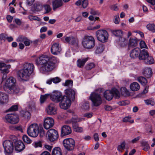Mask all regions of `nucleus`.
Segmentation results:
<instances>
[{"mask_svg": "<svg viewBox=\"0 0 155 155\" xmlns=\"http://www.w3.org/2000/svg\"><path fill=\"white\" fill-rule=\"evenodd\" d=\"M37 65H41L39 68L41 72L46 74L52 71L55 67L56 64L59 62V60L54 56L48 57L42 55L38 58L35 61Z\"/></svg>", "mask_w": 155, "mask_h": 155, "instance_id": "obj_1", "label": "nucleus"}, {"mask_svg": "<svg viewBox=\"0 0 155 155\" xmlns=\"http://www.w3.org/2000/svg\"><path fill=\"white\" fill-rule=\"evenodd\" d=\"M34 69V65L33 64L25 63L23 65V68L18 71V76L22 80L27 81L29 80Z\"/></svg>", "mask_w": 155, "mask_h": 155, "instance_id": "obj_2", "label": "nucleus"}, {"mask_svg": "<svg viewBox=\"0 0 155 155\" xmlns=\"http://www.w3.org/2000/svg\"><path fill=\"white\" fill-rule=\"evenodd\" d=\"M82 43L84 48L90 49L95 46V40L92 36L86 35L83 38Z\"/></svg>", "mask_w": 155, "mask_h": 155, "instance_id": "obj_3", "label": "nucleus"}, {"mask_svg": "<svg viewBox=\"0 0 155 155\" xmlns=\"http://www.w3.org/2000/svg\"><path fill=\"white\" fill-rule=\"evenodd\" d=\"M90 99L92 102V104L95 107L100 105L102 103V99L100 94L97 91L92 92L90 94Z\"/></svg>", "mask_w": 155, "mask_h": 155, "instance_id": "obj_4", "label": "nucleus"}, {"mask_svg": "<svg viewBox=\"0 0 155 155\" xmlns=\"http://www.w3.org/2000/svg\"><path fill=\"white\" fill-rule=\"evenodd\" d=\"M104 95L106 100L110 101L112 99L114 96L115 99L119 98L120 94L119 91L117 89L113 88L111 91L107 90L105 91Z\"/></svg>", "mask_w": 155, "mask_h": 155, "instance_id": "obj_5", "label": "nucleus"}, {"mask_svg": "<svg viewBox=\"0 0 155 155\" xmlns=\"http://www.w3.org/2000/svg\"><path fill=\"white\" fill-rule=\"evenodd\" d=\"M81 119L78 118L77 116H74L70 120H67V123L68 124L72 123V126L74 131L76 132H81L83 131V128L82 127H79L77 123L78 122L82 120Z\"/></svg>", "mask_w": 155, "mask_h": 155, "instance_id": "obj_6", "label": "nucleus"}, {"mask_svg": "<svg viewBox=\"0 0 155 155\" xmlns=\"http://www.w3.org/2000/svg\"><path fill=\"white\" fill-rule=\"evenodd\" d=\"M27 133L28 135L31 137H35L38 135L39 127L36 124H31L27 128Z\"/></svg>", "mask_w": 155, "mask_h": 155, "instance_id": "obj_7", "label": "nucleus"}, {"mask_svg": "<svg viewBox=\"0 0 155 155\" xmlns=\"http://www.w3.org/2000/svg\"><path fill=\"white\" fill-rule=\"evenodd\" d=\"M96 36L98 41L102 43H105L107 41L109 35L106 30L101 29L96 31Z\"/></svg>", "mask_w": 155, "mask_h": 155, "instance_id": "obj_8", "label": "nucleus"}, {"mask_svg": "<svg viewBox=\"0 0 155 155\" xmlns=\"http://www.w3.org/2000/svg\"><path fill=\"white\" fill-rule=\"evenodd\" d=\"M64 147L68 151H71L74 149L75 146V141L71 138H66L64 139L63 142Z\"/></svg>", "mask_w": 155, "mask_h": 155, "instance_id": "obj_9", "label": "nucleus"}, {"mask_svg": "<svg viewBox=\"0 0 155 155\" xmlns=\"http://www.w3.org/2000/svg\"><path fill=\"white\" fill-rule=\"evenodd\" d=\"M5 121L12 124H16L19 121L18 116L15 114H7L5 116Z\"/></svg>", "mask_w": 155, "mask_h": 155, "instance_id": "obj_10", "label": "nucleus"}, {"mask_svg": "<svg viewBox=\"0 0 155 155\" xmlns=\"http://www.w3.org/2000/svg\"><path fill=\"white\" fill-rule=\"evenodd\" d=\"M5 152L8 153H12L14 150L13 142L12 140H6L3 143Z\"/></svg>", "mask_w": 155, "mask_h": 155, "instance_id": "obj_11", "label": "nucleus"}, {"mask_svg": "<svg viewBox=\"0 0 155 155\" xmlns=\"http://www.w3.org/2000/svg\"><path fill=\"white\" fill-rule=\"evenodd\" d=\"M71 104V100L66 96H63L62 99L59 103V106L61 108L67 109L70 106Z\"/></svg>", "mask_w": 155, "mask_h": 155, "instance_id": "obj_12", "label": "nucleus"}, {"mask_svg": "<svg viewBox=\"0 0 155 155\" xmlns=\"http://www.w3.org/2000/svg\"><path fill=\"white\" fill-rule=\"evenodd\" d=\"M49 140L51 142L56 140L58 137V132L54 129H50L47 132Z\"/></svg>", "mask_w": 155, "mask_h": 155, "instance_id": "obj_13", "label": "nucleus"}, {"mask_svg": "<svg viewBox=\"0 0 155 155\" xmlns=\"http://www.w3.org/2000/svg\"><path fill=\"white\" fill-rule=\"evenodd\" d=\"M63 97L61 93L58 91L54 92L50 95L51 100L56 103L60 102Z\"/></svg>", "mask_w": 155, "mask_h": 155, "instance_id": "obj_14", "label": "nucleus"}, {"mask_svg": "<svg viewBox=\"0 0 155 155\" xmlns=\"http://www.w3.org/2000/svg\"><path fill=\"white\" fill-rule=\"evenodd\" d=\"M14 139L12 140L15 143V148L16 150L20 152L24 150L25 148V145L24 143L21 141L16 140V137L14 136H12Z\"/></svg>", "mask_w": 155, "mask_h": 155, "instance_id": "obj_15", "label": "nucleus"}, {"mask_svg": "<svg viewBox=\"0 0 155 155\" xmlns=\"http://www.w3.org/2000/svg\"><path fill=\"white\" fill-rule=\"evenodd\" d=\"M46 111L49 115H54L57 113L56 106L53 103L49 104L46 108Z\"/></svg>", "mask_w": 155, "mask_h": 155, "instance_id": "obj_16", "label": "nucleus"}, {"mask_svg": "<svg viewBox=\"0 0 155 155\" xmlns=\"http://www.w3.org/2000/svg\"><path fill=\"white\" fill-rule=\"evenodd\" d=\"M54 124L53 119L51 117H48L46 118L44 121V127L46 129H48L52 127Z\"/></svg>", "mask_w": 155, "mask_h": 155, "instance_id": "obj_17", "label": "nucleus"}, {"mask_svg": "<svg viewBox=\"0 0 155 155\" xmlns=\"http://www.w3.org/2000/svg\"><path fill=\"white\" fill-rule=\"evenodd\" d=\"M61 50V48L58 43H54L51 46V52L54 55H58L60 53Z\"/></svg>", "mask_w": 155, "mask_h": 155, "instance_id": "obj_18", "label": "nucleus"}, {"mask_svg": "<svg viewBox=\"0 0 155 155\" xmlns=\"http://www.w3.org/2000/svg\"><path fill=\"white\" fill-rule=\"evenodd\" d=\"M16 41L18 42H23L26 46H29L31 43H32V41H30L27 37L22 35L19 36L17 39Z\"/></svg>", "mask_w": 155, "mask_h": 155, "instance_id": "obj_19", "label": "nucleus"}, {"mask_svg": "<svg viewBox=\"0 0 155 155\" xmlns=\"http://www.w3.org/2000/svg\"><path fill=\"white\" fill-rule=\"evenodd\" d=\"M65 92L66 96L68 98L72 101H74L75 99V92L74 90L69 88L66 89L65 90Z\"/></svg>", "mask_w": 155, "mask_h": 155, "instance_id": "obj_20", "label": "nucleus"}, {"mask_svg": "<svg viewBox=\"0 0 155 155\" xmlns=\"http://www.w3.org/2000/svg\"><path fill=\"white\" fill-rule=\"evenodd\" d=\"M71 128L69 126L64 125L61 127V135L62 136L67 135L71 134Z\"/></svg>", "mask_w": 155, "mask_h": 155, "instance_id": "obj_21", "label": "nucleus"}, {"mask_svg": "<svg viewBox=\"0 0 155 155\" xmlns=\"http://www.w3.org/2000/svg\"><path fill=\"white\" fill-rule=\"evenodd\" d=\"M8 96L6 94L0 91V104H3L8 101Z\"/></svg>", "mask_w": 155, "mask_h": 155, "instance_id": "obj_22", "label": "nucleus"}, {"mask_svg": "<svg viewBox=\"0 0 155 155\" xmlns=\"http://www.w3.org/2000/svg\"><path fill=\"white\" fill-rule=\"evenodd\" d=\"M53 9L55 10L57 8L62 6L64 4L62 0H54L52 2Z\"/></svg>", "mask_w": 155, "mask_h": 155, "instance_id": "obj_23", "label": "nucleus"}, {"mask_svg": "<svg viewBox=\"0 0 155 155\" xmlns=\"http://www.w3.org/2000/svg\"><path fill=\"white\" fill-rule=\"evenodd\" d=\"M140 49L138 48H136L130 51V57L133 58H135L139 56Z\"/></svg>", "mask_w": 155, "mask_h": 155, "instance_id": "obj_24", "label": "nucleus"}, {"mask_svg": "<svg viewBox=\"0 0 155 155\" xmlns=\"http://www.w3.org/2000/svg\"><path fill=\"white\" fill-rule=\"evenodd\" d=\"M16 82L15 79L13 77H10L6 81V85L9 88L15 85Z\"/></svg>", "mask_w": 155, "mask_h": 155, "instance_id": "obj_25", "label": "nucleus"}, {"mask_svg": "<svg viewBox=\"0 0 155 155\" xmlns=\"http://www.w3.org/2000/svg\"><path fill=\"white\" fill-rule=\"evenodd\" d=\"M149 55L148 52L145 49L140 50L139 56H138L139 59L140 60L144 61Z\"/></svg>", "mask_w": 155, "mask_h": 155, "instance_id": "obj_26", "label": "nucleus"}, {"mask_svg": "<svg viewBox=\"0 0 155 155\" xmlns=\"http://www.w3.org/2000/svg\"><path fill=\"white\" fill-rule=\"evenodd\" d=\"M143 74L147 78H150L152 75V71L151 68H147L144 69L143 72Z\"/></svg>", "mask_w": 155, "mask_h": 155, "instance_id": "obj_27", "label": "nucleus"}, {"mask_svg": "<svg viewBox=\"0 0 155 155\" xmlns=\"http://www.w3.org/2000/svg\"><path fill=\"white\" fill-rule=\"evenodd\" d=\"M8 92L9 94H17L19 93L20 89L18 87L15 85L9 88H8Z\"/></svg>", "mask_w": 155, "mask_h": 155, "instance_id": "obj_28", "label": "nucleus"}, {"mask_svg": "<svg viewBox=\"0 0 155 155\" xmlns=\"http://www.w3.org/2000/svg\"><path fill=\"white\" fill-rule=\"evenodd\" d=\"M138 44V40L136 38H130L128 44L130 47H134L137 46Z\"/></svg>", "mask_w": 155, "mask_h": 155, "instance_id": "obj_29", "label": "nucleus"}, {"mask_svg": "<svg viewBox=\"0 0 155 155\" xmlns=\"http://www.w3.org/2000/svg\"><path fill=\"white\" fill-rule=\"evenodd\" d=\"M65 40L66 42L71 45L75 44L77 41V39L72 36L66 37L65 38Z\"/></svg>", "mask_w": 155, "mask_h": 155, "instance_id": "obj_30", "label": "nucleus"}, {"mask_svg": "<svg viewBox=\"0 0 155 155\" xmlns=\"http://www.w3.org/2000/svg\"><path fill=\"white\" fill-rule=\"evenodd\" d=\"M88 60L87 58H84L79 59L77 61V65L78 67L81 68L84 66L85 63Z\"/></svg>", "mask_w": 155, "mask_h": 155, "instance_id": "obj_31", "label": "nucleus"}, {"mask_svg": "<svg viewBox=\"0 0 155 155\" xmlns=\"http://www.w3.org/2000/svg\"><path fill=\"white\" fill-rule=\"evenodd\" d=\"M131 90L133 91H136L140 88L139 84L137 82H134L131 83L130 86Z\"/></svg>", "mask_w": 155, "mask_h": 155, "instance_id": "obj_32", "label": "nucleus"}, {"mask_svg": "<svg viewBox=\"0 0 155 155\" xmlns=\"http://www.w3.org/2000/svg\"><path fill=\"white\" fill-rule=\"evenodd\" d=\"M104 49V47L103 44H99L96 47L95 52L97 54L101 53L103 52Z\"/></svg>", "mask_w": 155, "mask_h": 155, "instance_id": "obj_33", "label": "nucleus"}, {"mask_svg": "<svg viewBox=\"0 0 155 155\" xmlns=\"http://www.w3.org/2000/svg\"><path fill=\"white\" fill-rule=\"evenodd\" d=\"M111 32L113 35L119 37L122 36L123 34V31L120 30H112Z\"/></svg>", "mask_w": 155, "mask_h": 155, "instance_id": "obj_34", "label": "nucleus"}, {"mask_svg": "<svg viewBox=\"0 0 155 155\" xmlns=\"http://www.w3.org/2000/svg\"><path fill=\"white\" fill-rule=\"evenodd\" d=\"M144 62L145 63L151 64H153L154 62V59L153 57L149 55L147 57V58L144 60Z\"/></svg>", "mask_w": 155, "mask_h": 155, "instance_id": "obj_35", "label": "nucleus"}, {"mask_svg": "<svg viewBox=\"0 0 155 155\" xmlns=\"http://www.w3.org/2000/svg\"><path fill=\"white\" fill-rule=\"evenodd\" d=\"M52 155H62L61 149L58 147L54 148L52 150Z\"/></svg>", "mask_w": 155, "mask_h": 155, "instance_id": "obj_36", "label": "nucleus"}, {"mask_svg": "<svg viewBox=\"0 0 155 155\" xmlns=\"http://www.w3.org/2000/svg\"><path fill=\"white\" fill-rule=\"evenodd\" d=\"M20 114L21 116L25 118H29L31 117L30 113L28 111L22 110L21 111Z\"/></svg>", "mask_w": 155, "mask_h": 155, "instance_id": "obj_37", "label": "nucleus"}, {"mask_svg": "<svg viewBox=\"0 0 155 155\" xmlns=\"http://www.w3.org/2000/svg\"><path fill=\"white\" fill-rule=\"evenodd\" d=\"M143 149L145 151H148L150 147L148 143L146 141H142L141 143Z\"/></svg>", "mask_w": 155, "mask_h": 155, "instance_id": "obj_38", "label": "nucleus"}, {"mask_svg": "<svg viewBox=\"0 0 155 155\" xmlns=\"http://www.w3.org/2000/svg\"><path fill=\"white\" fill-rule=\"evenodd\" d=\"M137 80L143 85H145L147 83V79L144 77L142 76L138 77Z\"/></svg>", "mask_w": 155, "mask_h": 155, "instance_id": "obj_39", "label": "nucleus"}, {"mask_svg": "<svg viewBox=\"0 0 155 155\" xmlns=\"http://www.w3.org/2000/svg\"><path fill=\"white\" fill-rule=\"evenodd\" d=\"M125 38L121 36L119 37L118 41H117V42L120 46H122L125 45Z\"/></svg>", "mask_w": 155, "mask_h": 155, "instance_id": "obj_40", "label": "nucleus"}, {"mask_svg": "<svg viewBox=\"0 0 155 155\" xmlns=\"http://www.w3.org/2000/svg\"><path fill=\"white\" fill-rule=\"evenodd\" d=\"M147 29L153 32H155V25L153 24H149L147 25Z\"/></svg>", "mask_w": 155, "mask_h": 155, "instance_id": "obj_41", "label": "nucleus"}, {"mask_svg": "<svg viewBox=\"0 0 155 155\" xmlns=\"http://www.w3.org/2000/svg\"><path fill=\"white\" fill-rule=\"evenodd\" d=\"M73 81L71 80H67L63 84L66 86H67L70 88L73 86Z\"/></svg>", "mask_w": 155, "mask_h": 155, "instance_id": "obj_42", "label": "nucleus"}, {"mask_svg": "<svg viewBox=\"0 0 155 155\" xmlns=\"http://www.w3.org/2000/svg\"><path fill=\"white\" fill-rule=\"evenodd\" d=\"M126 143L125 141L121 143L120 145L117 147V150L118 151L121 152H122V150H124L125 148Z\"/></svg>", "mask_w": 155, "mask_h": 155, "instance_id": "obj_43", "label": "nucleus"}, {"mask_svg": "<svg viewBox=\"0 0 155 155\" xmlns=\"http://www.w3.org/2000/svg\"><path fill=\"white\" fill-rule=\"evenodd\" d=\"M34 6L35 10L36 11H41L42 8V5L39 3L35 4Z\"/></svg>", "mask_w": 155, "mask_h": 155, "instance_id": "obj_44", "label": "nucleus"}, {"mask_svg": "<svg viewBox=\"0 0 155 155\" xmlns=\"http://www.w3.org/2000/svg\"><path fill=\"white\" fill-rule=\"evenodd\" d=\"M50 95L49 94H47L44 95H41L40 98V101L41 104L44 103L46 101L48 97Z\"/></svg>", "mask_w": 155, "mask_h": 155, "instance_id": "obj_45", "label": "nucleus"}, {"mask_svg": "<svg viewBox=\"0 0 155 155\" xmlns=\"http://www.w3.org/2000/svg\"><path fill=\"white\" fill-rule=\"evenodd\" d=\"M22 139L24 141L28 144L30 143L31 142V140L26 135H24Z\"/></svg>", "mask_w": 155, "mask_h": 155, "instance_id": "obj_46", "label": "nucleus"}, {"mask_svg": "<svg viewBox=\"0 0 155 155\" xmlns=\"http://www.w3.org/2000/svg\"><path fill=\"white\" fill-rule=\"evenodd\" d=\"M120 91L121 94L123 95H127L129 94V91L125 87H121L120 89Z\"/></svg>", "mask_w": 155, "mask_h": 155, "instance_id": "obj_47", "label": "nucleus"}, {"mask_svg": "<svg viewBox=\"0 0 155 155\" xmlns=\"http://www.w3.org/2000/svg\"><path fill=\"white\" fill-rule=\"evenodd\" d=\"M81 108L84 110H88L89 108V104L87 102H85L81 106Z\"/></svg>", "mask_w": 155, "mask_h": 155, "instance_id": "obj_48", "label": "nucleus"}, {"mask_svg": "<svg viewBox=\"0 0 155 155\" xmlns=\"http://www.w3.org/2000/svg\"><path fill=\"white\" fill-rule=\"evenodd\" d=\"M131 117H125L123 119V121L124 122H129L131 123H133L134 122L133 120H130Z\"/></svg>", "mask_w": 155, "mask_h": 155, "instance_id": "obj_49", "label": "nucleus"}, {"mask_svg": "<svg viewBox=\"0 0 155 155\" xmlns=\"http://www.w3.org/2000/svg\"><path fill=\"white\" fill-rule=\"evenodd\" d=\"M28 18L31 21L36 20L38 21H41V19L36 16L30 15L28 16Z\"/></svg>", "mask_w": 155, "mask_h": 155, "instance_id": "obj_50", "label": "nucleus"}, {"mask_svg": "<svg viewBox=\"0 0 155 155\" xmlns=\"http://www.w3.org/2000/svg\"><path fill=\"white\" fill-rule=\"evenodd\" d=\"M82 5L83 8H86L88 5V0H81Z\"/></svg>", "mask_w": 155, "mask_h": 155, "instance_id": "obj_51", "label": "nucleus"}, {"mask_svg": "<svg viewBox=\"0 0 155 155\" xmlns=\"http://www.w3.org/2000/svg\"><path fill=\"white\" fill-rule=\"evenodd\" d=\"M140 45L141 48H145L148 49L145 42L143 41H141L140 43Z\"/></svg>", "mask_w": 155, "mask_h": 155, "instance_id": "obj_52", "label": "nucleus"}, {"mask_svg": "<svg viewBox=\"0 0 155 155\" xmlns=\"http://www.w3.org/2000/svg\"><path fill=\"white\" fill-rule=\"evenodd\" d=\"M95 65L93 63H90L87 64L86 66V68L87 70H90L94 68Z\"/></svg>", "mask_w": 155, "mask_h": 155, "instance_id": "obj_53", "label": "nucleus"}, {"mask_svg": "<svg viewBox=\"0 0 155 155\" xmlns=\"http://www.w3.org/2000/svg\"><path fill=\"white\" fill-rule=\"evenodd\" d=\"M44 7L45 10L46 11L45 13H47L49 12L51 10V8L50 6L48 5H45Z\"/></svg>", "mask_w": 155, "mask_h": 155, "instance_id": "obj_54", "label": "nucleus"}, {"mask_svg": "<svg viewBox=\"0 0 155 155\" xmlns=\"http://www.w3.org/2000/svg\"><path fill=\"white\" fill-rule=\"evenodd\" d=\"M18 106L17 105H12L8 110V111H12L18 110Z\"/></svg>", "mask_w": 155, "mask_h": 155, "instance_id": "obj_55", "label": "nucleus"}, {"mask_svg": "<svg viewBox=\"0 0 155 155\" xmlns=\"http://www.w3.org/2000/svg\"><path fill=\"white\" fill-rule=\"evenodd\" d=\"M144 101L147 104H150L152 106H153L154 105V102L153 100H145Z\"/></svg>", "mask_w": 155, "mask_h": 155, "instance_id": "obj_56", "label": "nucleus"}, {"mask_svg": "<svg viewBox=\"0 0 155 155\" xmlns=\"http://www.w3.org/2000/svg\"><path fill=\"white\" fill-rule=\"evenodd\" d=\"M129 103V101H122L118 103V104L120 106H125Z\"/></svg>", "mask_w": 155, "mask_h": 155, "instance_id": "obj_57", "label": "nucleus"}, {"mask_svg": "<svg viewBox=\"0 0 155 155\" xmlns=\"http://www.w3.org/2000/svg\"><path fill=\"white\" fill-rule=\"evenodd\" d=\"M32 145L35 148L41 147L42 146L41 143L40 141L34 142L32 144Z\"/></svg>", "mask_w": 155, "mask_h": 155, "instance_id": "obj_58", "label": "nucleus"}, {"mask_svg": "<svg viewBox=\"0 0 155 155\" xmlns=\"http://www.w3.org/2000/svg\"><path fill=\"white\" fill-rule=\"evenodd\" d=\"M90 13L93 15H100V13L97 11H95L92 9H91Z\"/></svg>", "mask_w": 155, "mask_h": 155, "instance_id": "obj_59", "label": "nucleus"}, {"mask_svg": "<svg viewBox=\"0 0 155 155\" xmlns=\"http://www.w3.org/2000/svg\"><path fill=\"white\" fill-rule=\"evenodd\" d=\"M52 80L53 83L56 84L60 82L61 80L58 77H56L54 78H52Z\"/></svg>", "mask_w": 155, "mask_h": 155, "instance_id": "obj_60", "label": "nucleus"}, {"mask_svg": "<svg viewBox=\"0 0 155 155\" xmlns=\"http://www.w3.org/2000/svg\"><path fill=\"white\" fill-rule=\"evenodd\" d=\"M7 67L6 64L4 63L0 62V70H2L3 68Z\"/></svg>", "mask_w": 155, "mask_h": 155, "instance_id": "obj_61", "label": "nucleus"}, {"mask_svg": "<svg viewBox=\"0 0 155 155\" xmlns=\"http://www.w3.org/2000/svg\"><path fill=\"white\" fill-rule=\"evenodd\" d=\"M84 116L87 118H91L92 116V113H87L84 114Z\"/></svg>", "mask_w": 155, "mask_h": 155, "instance_id": "obj_62", "label": "nucleus"}, {"mask_svg": "<svg viewBox=\"0 0 155 155\" xmlns=\"http://www.w3.org/2000/svg\"><path fill=\"white\" fill-rule=\"evenodd\" d=\"M94 137L95 141H98L99 140V136L97 133H95L94 134Z\"/></svg>", "mask_w": 155, "mask_h": 155, "instance_id": "obj_63", "label": "nucleus"}, {"mask_svg": "<svg viewBox=\"0 0 155 155\" xmlns=\"http://www.w3.org/2000/svg\"><path fill=\"white\" fill-rule=\"evenodd\" d=\"M140 137L139 136L137 137L134 138L131 140V142L133 143H136L140 139Z\"/></svg>", "mask_w": 155, "mask_h": 155, "instance_id": "obj_64", "label": "nucleus"}]
</instances>
